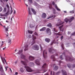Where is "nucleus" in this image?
Returning a JSON list of instances; mask_svg holds the SVG:
<instances>
[{
    "instance_id": "nucleus-20",
    "label": "nucleus",
    "mask_w": 75,
    "mask_h": 75,
    "mask_svg": "<svg viewBox=\"0 0 75 75\" xmlns=\"http://www.w3.org/2000/svg\"><path fill=\"white\" fill-rule=\"evenodd\" d=\"M51 58L53 59V61H55V56L54 55H52L51 57Z\"/></svg>"
},
{
    "instance_id": "nucleus-55",
    "label": "nucleus",
    "mask_w": 75,
    "mask_h": 75,
    "mask_svg": "<svg viewBox=\"0 0 75 75\" xmlns=\"http://www.w3.org/2000/svg\"><path fill=\"white\" fill-rule=\"evenodd\" d=\"M6 7L8 8H9V6H8V5L7 4H6Z\"/></svg>"
},
{
    "instance_id": "nucleus-41",
    "label": "nucleus",
    "mask_w": 75,
    "mask_h": 75,
    "mask_svg": "<svg viewBox=\"0 0 75 75\" xmlns=\"http://www.w3.org/2000/svg\"><path fill=\"white\" fill-rule=\"evenodd\" d=\"M27 37L28 38H31V35H30L28 36H27Z\"/></svg>"
},
{
    "instance_id": "nucleus-42",
    "label": "nucleus",
    "mask_w": 75,
    "mask_h": 75,
    "mask_svg": "<svg viewBox=\"0 0 75 75\" xmlns=\"http://www.w3.org/2000/svg\"><path fill=\"white\" fill-rule=\"evenodd\" d=\"M61 47H62V49L64 50V44H62Z\"/></svg>"
},
{
    "instance_id": "nucleus-7",
    "label": "nucleus",
    "mask_w": 75,
    "mask_h": 75,
    "mask_svg": "<svg viewBox=\"0 0 75 75\" xmlns=\"http://www.w3.org/2000/svg\"><path fill=\"white\" fill-rule=\"evenodd\" d=\"M24 50L25 51L28 50V45L27 44L25 45L23 47Z\"/></svg>"
},
{
    "instance_id": "nucleus-62",
    "label": "nucleus",
    "mask_w": 75,
    "mask_h": 75,
    "mask_svg": "<svg viewBox=\"0 0 75 75\" xmlns=\"http://www.w3.org/2000/svg\"><path fill=\"white\" fill-rule=\"evenodd\" d=\"M71 34V32H68V34Z\"/></svg>"
},
{
    "instance_id": "nucleus-9",
    "label": "nucleus",
    "mask_w": 75,
    "mask_h": 75,
    "mask_svg": "<svg viewBox=\"0 0 75 75\" xmlns=\"http://www.w3.org/2000/svg\"><path fill=\"white\" fill-rule=\"evenodd\" d=\"M32 37H33V38H32V40H33V42H32V45H33V44H34V43H35V40L36 39V37H35V36H34V35H32Z\"/></svg>"
},
{
    "instance_id": "nucleus-47",
    "label": "nucleus",
    "mask_w": 75,
    "mask_h": 75,
    "mask_svg": "<svg viewBox=\"0 0 75 75\" xmlns=\"http://www.w3.org/2000/svg\"><path fill=\"white\" fill-rule=\"evenodd\" d=\"M53 31H54V32H57V30L55 29V28H53Z\"/></svg>"
},
{
    "instance_id": "nucleus-31",
    "label": "nucleus",
    "mask_w": 75,
    "mask_h": 75,
    "mask_svg": "<svg viewBox=\"0 0 75 75\" xmlns=\"http://www.w3.org/2000/svg\"><path fill=\"white\" fill-rule=\"evenodd\" d=\"M46 67H47V64H43L42 66V68H46Z\"/></svg>"
},
{
    "instance_id": "nucleus-5",
    "label": "nucleus",
    "mask_w": 75,
    "mask_h": 75,
    "mask_svg": "<svg viewBox=\"0 0 75 75\" xmlns=\"http://www.w3.org/2000/svg\"><path fill=\"white\" fill-rule=\"evenodd\" d=\"M64 23V22H62L61 20H58V23L56 24V25L57 26H59V25H62Z\"/></svg>"
},
{
    "instance_id": "nucleus-1",
    "label": "nucleus",
    "mask_w": 75,
    "mask_h": 75,
    "mask_svg": "<svg viewBox=\"0 0 75 75\" xmlns=\"http://www.w3.org/2000/svg\"><path fill=\"white\" fill-rule=\"evenodd\" d=\"M32 48L34 50H35L36 51H38L39 50L40 47L38 45H35L34 46H33Z\"/></svg>"
},
{
    "instance_id": "nucleus-46",
    "label": "nucleus",
    "mask_w": 75,
    "mask_h": 75,
    "mask_svg": "<svg viewBox=\"0 0 75 75\" xmlns=\"http://www.w3.org/2000/svg\"><path fill=\"white\" fill-rule=\"evenodd\" d=\"M9 12H10V11H9V10H8L7 11V13H6V15H7V14H8V13Z\"/></svg>"
},
{
    "instance_id": "nucleus-15",
    "label": "nucleus",
    "mask_w": 75,
    "mask_h": 75,
    "mask_svg": "<svg viewBox=\"0 0 75 75\" xmlns=\"http://www.w3.org/2000/svg\"><path fill=\"white\" fill-rule=\"evenodd\" d=\"M29 59L31 61H32V60H34V57L31 56H30L29 57Z\"/></svg>"
},
{
    "instance_id": "nucleus-37",
    "label": "nucleus",
    "mask_w": 75,
    "mask_h": 75,
    "mask_svg": "<svg viewBox=\"0 0 75 75\" xmlns=\"http://www.w3.org/2000/svg\"><path fill=\"white\" fill-rule=\"evenodd\" d=\"M54 34L57 35H61V34L59 33H54Z\"/></svg>"
},
{
    "instance_id": "nucleus-28",
    "label": "nucleus",
    "mask_w": 75,
    "mask_h": 75,
    "mask_svg": "<svg viewBox=\"0 0 75 75\" xmlns=\"http://www.w3.org/2000/svg\"><path fill=\"white\" fill-rule=\"evenodd\" d=\"M45 41L46 42H50V39L47 38H46L45 39Z\"/></svg>"
},
{
    "instance_id": "nucleus-60",
    "label": "nucleus",
    "mask_w": 75,
    "mask_h": 75,
    "mask_svg": "<svg viewBox=\"0 0 75 75\" xmlns=\"http://www.w3.org/2000/svg\"><path fill=\"white\" fill-rule=\"evenodd\" d=\"M6 48V47H5V48H3V50H5Z\"/></svg>"
},
{
    "instance_id": "nucleus-19",
    "label": "nucleus",
    "mask_w": 75,
    "mask_h": 75,
    "mask_svg": "<svg viewBox=\"0 0 75 75\" xmlns=\"http://www.w3.org/2000/svg\"><path fill=\"white\" fill-rule=\"evenodd\" d=\"M46 30V28L45 27H44L40 29V31H45Z\"/></svg>"
},
{
    "instance_id": "nucleus-16",
    "label": "nucleus",
    "mask_w": 75,
    "mask_h": 75,
    "mask_svg": "<svg viewBox=\"0 0 75 75\" xmlns=\"http://www.w3.org/2000/svg\"><path fill=\"white\" fill-rule=\"evenodd\" d=\"M66 61H72V59L71 58L67 57L66 58Z\"/></svg>"
},
{
    "instance_id": "nucleus-35",
    "label": "nucleus",
    "mask_w": 75,
    "mask_h": 75,
    "mask_svg": "<svg viewBox=\"0 0 75 75\" xmlns=\"http://www.w3.org/2000/svg\"><path fill=\"white\" fill-rule=\"evenodd\" d=\"M20 70L21 72H23L24 71V70L22 68H21L20 69Z\"/></svg>"
},
{
    "instance_id": "nucleus-21",
    "label": "nucleus",
    "mask_w": 75,
    "mask_h": 75,
    "mask_svg": "<svg viewBox=\"0 0 75 75\" xmlns=\"http://www.w3.org/2000/svg\"><path fill=\"white\" fill-rule=\"evenodd\" d=\"M29 65L30 67H34V64L33 62H30Z\"/></svg>"
},
{
    "instance_id": "nucleus-52",
    "label": "nucleus",
    "mask_w": 75,
    "mask_h": 75,
    "mask_svg": "<svg viewBox=\"0 0 75 75\" xmlns=\"http://www.w3.org/2000/svg\"><path fill=\"white\" fill-rule=\"evenodd\" d=\"M75 35V32H74L73 33H72L71 34V35Z\"/></svg>"
},
{
    "instance_id": "nucleus-64",
    "label": "nucleus",
    "mask_w": 75,
    "mask_h": 75,
    "mask_svg": "<svg viewBox=\"0 0 75 75\" xmlns=\"http://www.w3.org/2000/svg\"><path fill=\"white\" fill-rule=\"evenodd\" d=\"M45 75H48V73H46V74H45Z\"/></svg>"
},
{
    "instance_id": "nucleus-26",
    "label": "nucleus",
    "mask_w": 75,
    "mask_h": 75,
    "mask_svg": "<svg viewBox=\"0 0 75 75\" xmlns=\"http://www.w3.org/2000/svg\"><path fill=\"white\" fill-rule=\"evenodd\" d=\"M53 50V48L52 47H51L49 49V51L50 52H51L52 50Z\"/></svg>"
},
{
    "instance_id": "nucleus-63",
    "label": "nucleus",
    "mask_w": 75,
    "mask_h": 75,
    "mask_svg": "<svg viewBox=\"0 0 75 75\" xmlns=\"http://www.w3.org/2000/svg\"><path fill=\"white\" fill-rule=\"evenodd\" d=\"M16 75H18V73L17 72H16L15 73Z\"/></svg>"
},
{
    "instance_id": "nucleus-45",
    "label": "nucleus",
    "mask_w": 75,
    "mask_h": 75,
    "mask_svg": "<svg viewBox=\"0 0 75 75\" xmlns=\"http://www.w3.org/2000/svg\"><path fill=\"white\" fill-rule=\"evenodd\" d=\"M53 17V15H52V16H49L48 17V18H47V19H49V18H52Z\"/></svg>"
},
{
    "instance_id": "nucleus-18",
    "label": "nucleus",
    "mask_w": 75,
    "mask_h": 75,
    "mask_svg": "<svg viewBox=\"0 0 75 75\" xmlns=\"http://www.w3.org/2000/svg\"><path fill=\"white\" fill-rule=\"evenodd\" d=\"M64 26V25H62L60 27H59V28L60 30V31H64V28H63V26Z\"/></svg>"
},
{
    "instance_id": "nucleus-17",
    "label": "nucleus",
    "mask_w": 75,
    "mask_h": 75,
    "mask_svg": "<svg viewBox=\"0 0 75 75\" xmlns=\"http://www.w3.org/2000/svg\"><path fill=\"white\" fill-rule=\"evenodd\" d=\"M0 71L1 72H2L4 74V70H3V69L2 66H1V67L0 68Z\"/></svg>"
},
{
    "instance_id": "nucleus-13",
    "label": "nucleus",
    "mask_w": 75,
    "mask_h": 75,
    "mask_svg": "<svg viewBox=\"0 0 75 75\" xmlns=\"http://www.w3.org/2000/svg\"><path fill=\"white\" fill-rule=\"evenodd\" d=\"M40 49L41 51H42L43 50V48L44 47V45L43 44H41L40 45Z\"/></svg>"
},
{
    "instance_id": "nucleus-56",
    "label": "nucleus",
    "mask_w": 75,
    "mask_h": 75,
    "mask_svg": "<svg viewBox=\"0 0 75 75\" xmlns=\"http://www.w3.org/2000/svg\"><path fill=\"white\" fill-rule=\"evenodd\" d=\"M7 68H8V67H5V69H6V71H7Z\"/></svg>"
},
{
    "instance_id": "nucleus-3",
    "label": "nucleus",
    "mask_w": 75,
    "mask_h": 75,
    "mask_svg": "<svg viewBox=\"0 0 75 75\" xmlns=\"http://www.w3.org/2000/svg\"><path fill=\"white\" fill-rule=\"evenodd\" d=\"M25 68L26 71H27V72H32V71H33L32 69L28 67L25 66Z\"/></svg>"
},
{
    "instance_id": "nucleus-25",
    "label": "nucleus",
    "mask_w": 75,
    "mask_h": 75,
    "mask_svg": "<svg viewBox=\"0 0 75 75\" xmlns=\"http://www.w3.org/2000/svg\"><path fill=\"white\" fill-rule=\"evenodd\" d=\"M2 26H3V27H4V28H5L6 31H8V26H7V27L6 28V27L5 26H3L2 25Z\"/></svg>"
},
{
    "instance_id": "nucleus-44",
    "label": "nucleus",
    "mask_w": 75,
    "mask_h": 75,
    "mask_svg": "<svg viewBox=\"0 0 75 75\" xmlns=\"http://www.w3.org/2000/svg\"><path fill=\"white\" fill-rule=\"evenodd\" d=\"M30 3H33V0H28Z\"/></svg>"
},
{
    "instance_id": "nucleus-61",
    "label": "nucleus",
    "mask_w": 75,
    "mask_h": 75,
    "mask_svg": "<svg viewBox=\"0 0 75 75\" xmlns=\"http://www.w3.org/2000/svg\"><path fill=\"white\" fill-rule=\"evenodd\" d=\"M63 38V36H62L61 37V40H62V39Z\"/></svg>"
},
{
    "instance_id": "nucleus-53",
    "label": "nucleus",
    "mask_w": 75,
    "mask_h": 75,
    "mask_svg": "<svg viewBox=\"0 0 75 75\" xmlns=\"http://www.w3.org/2000/svg\"><path fill=\"white\" fill-rule=\"evenodd\" d=\"M34 34L35 35H38V34H37V33L36 32H35L34 33Z\"/></svg>"
},
{
    "instance_id": "nucleus-10",
    "label": "nucleus",
    "mask_w": 75,
    "mask_h": 75,
    "mask_svg": "<svg viewBox=\"0 0 75 75\" xmlns=\"http://www.w3.org/2000/svg\"><path fill=\"white\" fill-rule=\"evenodd\" d=\"M67 67H68V68H70V69H73V68H74V67H75V64H74L72 66H71V65H70L69 64H68L67 65Z\"/></svg>"
},
{
    "instance_id": "nucleus-23",
    "label": "nucleus",
    "mask_w": 75,
    "mask_h": 75,
    "mask_svg": "<svg viewBox=\"0 0 75 75\" xmlns=\"http://www.w3.org/2000/svg\"><path fill=\"white\" fill-rule=\"evenodd\" d=\"M55 8L57 9V11H60V9L59 8H58V6H57V4L55 5Z\"/></svg>"
},
{
    "instance_id": "nucleus-8",
    "label": "nucleus",
    "mask_w": 75,
    "mask_h": 75,
    "mask_svg": "<svg viewBox=\"0 0 75 75\" xmlns=\"http://www.w3.org/2000/svg\"><path fill=\"white\" fill-rule=\"evenodd\" d=\"M46 33L48 34V35H50L51 34V30L49 28H47L46 30Z\"/></svg>"
},
{
    "instance_id": "nucleus-38",
    "label": "nucleus",
    "mask_w": 75,
    "mask_h": 75,
    "mask_svg": "<svg viewBox=\"0 0 75 75\" xmlns=\"http://www.w3.org/2000/svg\"><path fill=\"white\" fill-rule=\"evenodd\" d=\"M53 43L54 44H55V40H54L52 41V43L51 44V45H52Z\"/></svg>"
},
{
    "instance_id": "nucleus-32",
    "label": "nucleus",
    "mask_w": 75,
    "mask_h": 75,
    "mask_svg": "<svg viewBox=\"0 0 75 75\" xmlns=\"http://www.w3.org/2000/svg\"><path fill=\"white\" fill-rule=\"evenodd\" d=\"M28 13H29V14H30V15H31V12L30 11V7L28 8Z\"/></svg>"
},
{
    "instance_id": "nucleus-12",
    "label": "nucleus",
    "mask_w": 75,
    "mask_h": 75,
    "mask_svg": "<svg viewBox=\"0 0 75 75\" xmlns=\"http://www.w3.org/2000/svg\"><path fill=\"white\" fill-rule=\"evenodd\" d=\"M62 72L63 75H67V72L64 70H62Z\"/></svg>"
},
{
    "instance_id": "nucleus-27",
    "label": "nucleus",
    "mask_w": 75,
    "mask_h": 75,
    "mask_svg": "<svg viewBox=\"0 0 75 75\" xmlns=\"http://www.w3.org/2000/svg\"><path fill=\"white\" fill-rule=\"evenodd\" d=\"M22 52H23V50H19V52L18 53H16V54H21V53Z\"/></svg>"
},
{
    "instance_id": "nucleus-22",
    "label": "nucleus",
    "mask_w": 75,
    "mask_h": 75,
    "mask_svg": "<svg viewBox=\"0 0 75 75\" xmlns=\"http://www.w3.org/2000/svg\"><path fill=\"white\" fill-rule=\"evenodd\" d=\"M31 10L34 14H36V11L34 9L31 8Z\"/></svg>"
},
{
    "instance_id": "nucleus-11",
    "label": "nucleus",
    "mask_w": 75,
    "mask_h": 75,
    "mask_svg": "<svg viewBox=\"0 0 75 75\" xmlns=\"http://www.w3.org/2000/svg\"><path fill=\"white\" fill-rule=\"evenodd\" d=\"M35 63L37 65H40V60H39V59L36 60L35 61Z\"/></svg>"
},
{
    "instance_id": "nucleus-40",
    "label": "nucleus",
    "mask_w": 75,
    "mask_h": 75,
    "mask_svg": "<svg viewBox=\"0 0 75 75\" xmlns=\"http://www.w3.org/2000/svg\"><path fill=\"white\" fill-rule=\"evenodd\" d=\"M4 12H6V8L4 7V8L3 10Z\"/></svg>"
},
{
    "instance_id": "nucleus-34",
    "label": "nucleus",
    "mask_w": 75,
    "mask_h": 75,
    "mask_svg": "<svg viewBox=\"0 0 75 75\" xmlns=\"http://www.w3.org/2000/svg\"><path fill=\"white\" fill-rule=\"evenodd\" d=\"M5 34L6 35V37H7V38L8 37V36H9V34L7 32H6Z\"/></svg>"
},
{
    "instance_id": "nucleus-54",
    "label": "nucleus",
    "mask_w": 75,
    "mask_h": 75,
    "mask_svg": "<svg viewBox=\"0 0 75 75\" xmlns=\"http://www.w3.org/2000/svg\"><path fill=\"white\" fill-rule=\"evenodd\" d=\"M52 4L53 6H54V5H55V2H53L52 3Z\"/></svg>"
},
{
    "instance_id": "nucleus-30",
    "label": "nucleus",
    "mask_w": 75,
    "mask_h": 75,
    "mask_svg": "<svg viewBox=\"0 0 75 75\" xmlns=\"http://www.w3.org/2000/svg\"><path fill=\"white\" fill-rule=\"evenodd\" d=\"M21 57L22 58L24 59L25 58V56L24 54H22L21 55Z\"/></svg>"
},
{
    "instance_id": "nucleus-59",
    "label": "nucleus",
    "mask_w": 75,
    "mask_h": 75,
    "mask_svg": "<svg viewBox=\"0 0 75 75\" xmlns=\"http://www.w3.org/2000/svg\"><path fill=\"white\" fill-rule=\"evenodd\" d=\"M60 73H61V72L58 71L57 73V74H60Z\"/></svg>"
},
{
    "instance_id": "nucleus-24",
    "label": "nucleus",
    "mask_w": 75,
    "mask_h": 75,
    "mask_svg": "<svg viewBox=\"0 0 75 75\" xmlns=\"http://www.w3.org/2000/svg\"><path fill=\"white\" fill-rule=\"evenodd\" d=\"M58 69V67L57 66H55L54 68V71H56Z\"/></svg>"
},
{
    "instance_id": "nucleus-51",
    "label": "nucleus",
    "mask_w": 75,
    "mask_h": 75,
    "mask_svg": "<svg viewBox=\"0 0 75 75\" xmlns=\"http://www.w3.org/2000/svg\"><path fill=\"white\" fill-rule=\"evenodd\" d=\"M62 55H60V59H62H62H63V58H62Z\"/></svg>"
},
{
    "instance_id": "nucleus-4",
    "label": "nucleus",
    "mask_w": 75,
    "mask_h": 75,
    "mask_svg": "<svg viewBox=\"0 0 75 75\" xmlns=\"http://www.w3.org/2000/svg\"><path fill=\"white\" fill-rule=\"evenodd\" d=\"M47 50H45L43 52V57L44 58H47Z\"/></svg>"
},
{
    "instance_id": "nucleus-33",
    "label": "nucleus",
    "mask_w": 75,
    "mask_h": 75,
    "mask_svg": "<svg viewBox=\"0 0 75 75\" xmlns=\"http://www.w3.org/2000/svg\"><path fill=\"white\" fill-rule=\"evenodd\" d=\"M47 27H52V25H51V23H49L47 25Z\"/></svg>"
},
{
    "instance_id": "nucleus-43",
    "label": "nucleus",
    "mask_w": 75,
    "mask_h": 75,
    "mask_svg": "<svg viewBox=\"0 0 75 75\" xmlns=\"http://www.w3.org/2000/svg\"><path fill=\"white\" fill-rule=\"evenodd\" d=\"M2 10H3V8L2 7L0 6V12H1Z\"/></svg>"
},
{
    "instance_id": "nucleus-14",
    "label": "nucleus",
    "mask_w": 75,
    "mask_h": 75,
    "mask_svg": "<svg viewBox=\"0 0 75 75\" xmlns=\"http://www.w3.org/2000/svg\"><path fill=\"white\" fill-rule=\"evenodd\" d=\"M47 17V15L45 13H43L42 16V17L43 18H45Z\"/></svg>"
},
{
    "instance_id": "nucleus-48",
    "label": "nucleus",
    "mask_w": 75,
    "mask_h": 75,
    "mask_svg": "<svg viewBox=\"0 0 75 75\" xmlns=\"http://www.w3.org/2000/svg\"><path fill=\"white\" fill-rule=\"evenodd\" d=\"M34 4L35 6H38V4L36 2H35Z\"/></svg>"
},
{
    "instance_id": "nucleus-6",
    "label": "nucleus",
    "mask_w": 75,
    "mask_h": 75,
    "mask_svg": "<svg viewBox=\"0 0 75 75\" xmlns=\"http://www.w3.org/2000/svg\"><path fill=\"white\" fill-rule=\"evenodd\" d=\"M27 59H25V61L21 60V63L22 64H23L24 65H25V66H27V63H26V62H27Z\"/></svg>"
},
{
    "instance_id": "nucleus-36",
    "label": "nucleus",
    "mask_w": 75,
    "mask_h": 75,
    "mask_svg": "<svg viewBox=\"0 0 75 75\" xmlns=\"http://www.w3.org/2000/svg\"><path fill=\"white\" fill-rule=\"evenodd\" d=\"M30 28H33L34 27V25H33L32 24H30Z\"/></svg>"
},
{
    "instance_id": "nucleus-57",
    "label": "nucleus",
    "mask_w": 75,
    "mask_h": 75,
    "mask_svg": "<svg viewBox=\"0 0 75 75\" xmlns=\"http://www.w3.org/2000/svg\"><path fill=\"white\" fill-rule=\"evenodd\" d=\"M59 65H60V64H61V62H61V61H59Z\"/></svg>"
},
{
    "instance_id": "nucleus-2",
    "label": "nucleus",
    "mask_w": 75,
    "mask_h": 75,
    "mask_svg": "<svg viewBox=\"0 0 75 75\" xmlns=\"http://www.w3.org/2000/svg\"><path fill=\"white\" fill-rule=\"evenodd\" d=\"M74 19V17L71 18L70 19L66 18L64 19V21H66V23H68V21H69V22H71Z\"/></svg>"
},
{
    "instance_id": "nucleus-58",
    "label": "nucleus",
    "mask_w": 75,
    "mask_h": 75,
    "mask_svg": "<svg viewBox=\"0 0 75 75\" xmlns=\"http://www.w3.org/2000/svg\"><path fill=\"white\" fill-rule=\"evenodd\" d=\"M17 63V61H16L15 62V64H16Z\"/></svg>"
},
{
    "instance_id": "nucleus-39",
    "label": "nucleus",
    "mask_w": 75,
    "mask_h": 75,
    "mask_svg": "<svg viewBox=\"0 0 75 75\" xmlns=\"http://www.w3.org/2000/svg\"><path fill=\"white\" fill-rule=\"evenodd\" d=\"M28 33L29 34H32L33 33V31L31 30H28Z\"/></svg>"
},
{
    "instance_id": "nucleus-50",
    "label": "nucleus",
    "mask_w": 75,
    "mask_h": 75,
    "mask_svg": "<svg viewBox=\"0 0 75 75\" xmlns=\"http://www.w3.org/2000/svg\"><path fill=\"white\" fill-rule=\"evenodd\" d=\"M70 13H74V11H70Z\"/></svg>"
},
{
    "instance_id": "nucleus-29",
    "label": "nucleus",
    "mask_w": 75,
    "mask_h": 75,
    "mask_svg": "<svg viewBox=\"0 0 75 75\" xmlns=\"http://www.w3.org/2000/svg\"><path fill=\"white\" fill-rule=\"evenodd\" d=\"M8 41L9 45H10V44H11V39H9Z\"/></svg>"
},
{
    "instance_id": "nucleus-49",
    "label": "nucleus",
    "mask_w": 75,
    "mask_h": 75,
    "mask_svg": "<svg viewBox=\"0 0 75 75\" xmlns=\"http://www.w3.org/2000/svg\"><path fill=\"white\" fill-rule=\"evenodd\" d=\"M12 12H13V10H11V13H8V14H11L12 13Z\"/></svg>"
}]
</instances>
